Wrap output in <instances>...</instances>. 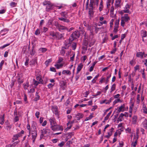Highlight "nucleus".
I'll return each instance as SVG.
<instances>
[{
  "mask_svg": "<svg viewBox=\"0 0 147 147\" xmlns=\"http://www.w3.org/2000/svg\"><path fill=\"white\" fill-rule=\"evenodd\" d=\"M112 111H110L105 117V119H107V120L109 119V117H110L111 115V114L112 113Z\"/></svg>",
  "mask_w": 147,
  "mask_h": 147,
  "instance_id": "obj_58",
  "label": "nucleus"
},
{
  "mask_svg": "<svg viewBox=\"0 0 147 147\" xmlns=\"http://www.w3.org/2000/svg\"><path fill=\"white\" fill-rule=\"evenodd\" d=\"M52 61L51 59H49L47 60L45 62V64L46 66H47Z\"/></svg>",
  "mask_w": 147,
  "mask_h": 147,
  "instance_id": "obj_42",
  "label": "nucleus"
},
{
  "mask_svg": "<svg viewBox=\"0 0 147 147\" xmlns=\"http://www.w3.org/2000/svg\"><path fill=\"white\" fill-rule=\"evenodd\" d=\"M111 74H110L109 75L107 76L106 78L105 82V84H108L109 82V79L111 78Z\"/></svg>",
  "mask_w": 147,
  "mask_h": 147,
  "instance_id": "obj_43",
  "label": "nucleus"
},
{
  "mask_svg": "<svg viewBox=\"0 0 147 147\" xmlns=\"http://www.w3.org/2000/svg\"><path fill=\"white\" fill-rule=\"evenodd\" d=\"M5 115L3 114L0 116V124L3 125L4 123Z\"/></svg>",
  "mask_w": 147,
  "mask_h": 147,
  "instance_id": "obj_22",
  "label": "nucleus"
},
{
  "mask_svg": "<svg viewBox=\"0 0 147 147\" xmlns=\"http://www.w3.org/2000/svg\"><path fill=\"white\" fill-rule=\"evenodd\" d=\"M137 117L136 115L133 116L132 117V123L133 124H135L137 122Z\"/></svg>",
  "mask_w": 147,
  "mask_h": 147,
  "instance_id": "obj_27",
  "label": "nucleus"
},
{
  "mask_svg": "<svg viewBox=\"0 0 147 147\" xmlns=\"http://www.w3.org/2000/svg\"><path fill=\"white\" fill-rule=\"evenodd\" d=\"M67 28L62 25H60L59 27V30L60 32L62 31L63 30H66Z\"/></svg>",
  "mask_w": 147,
  "mask_h": 147,
  "instance_id": "obj_24",
  "label": "nucleus"
},
{
  "mask_svg": "<svg viewBox=\"0 0 147 147\" xmlns=\"http://www.w3.org/2000/svg\"><path fill=\"white\" fill-rule=\"evenodd\" d=\"M103 7V5H99V10L100 12H101L102 10Z\"/></svg>",
  "mask_w": 147,
  "mask_h": 147,
  "instance_id": "obj_63",
  "label": "nucleus"
},
{
  "mask_svg": "<svg viewBox=\"0 0 147 147\" xmlns=\"http://www.w3.org/2000/svg\"><path fill=\"white\" fill-rule=\"evenodd\" d=\"M67 49L62 47L61 50H60V55L62 56H64L66 52L67 51L65 50H67Z\"/></svg>",
  "mask_w": 147,
  "mask_h": 147,
  "instance_id": "obj_11",
  "label": "nucleus"
},
{
  "mask_svg": "<svg viewBox=\"0 0 147 147\" xmlns=\"http://www.w3.org/2000/svg\"><path fill=\"white\" fill-rule=\"evenodd\" d=\"M144 71H145V69H141L140 71V72L141 73L142 75V78L145 79L146 78L145 77V74L144 73Z\"/></svg>",
  "mask_w": 147,
  "mask_h": 147,
  "instance_id": "obj_35",
  "label": "nucleus"
},
{
  "mask_svg": "<svg viewBox=\"0 0 147 147\" xmlns=\"http://www.w3.org/2000/svg\"><path fill=\"white\" fill-rule=\"evenodd\" d=\"M35 97L33 99V101L34 102H37L40 99V96L39 95V92L36 91L35 93Z\"/></svg>",
  "mask_w": 147,
  "mask_h": 147,
  "instance_id": "obj_12",
  "label": "nucleus"
},
{
  "mask_svg": "<svg viewBox=\"0 0 147 147\" xmlns=\"http://www.w3.org/2000/svg\"><path fill=\"white\" fill-rule=\"evenodd\" d=\"M141 125L146 129H147V120L145 119L144 121L142 123Z\"/></svg>",
  "mask_w": 147,
  "mask_h": 147,
  "instance_id": "obj_19",
  "label": "nucleus"
},
{
  "mask_svg": "<svg viewBox=\"0 0 147 147\" xmlns=\"http://www.w3.org/2000/svg\"><path fill=\"white\" fill-rule=\"evenodd\" d=\"M24 82V80L20 77L18 78V83L19 84H21Z\"/></svg>",
  "mask_w": 147,
  "mask_h": 147,
  "instance_id": "obj_47",
  "label": "nucleus"
},
{
  "mask_svg": "<svg viewBox=\"0 0 147 147\" xmlns=\"http://www.w3.org/2000/svg\"><path fill=\"white\" fill-rule=\"evenodd\" d=\"M119 27L117 26H114V28L113 30V32L115 33L116 34L117 33V32H118V29Z\"/></svg>",
  "mask_w": 147,
  "mask_h": 147,
  "instance_id": "obj_57",
  "label": "nucleus"
},
{
  "mask_svg": "<svg viewBox=\"0 0 147 147\" xmlns=\"http://www.w3.org/2000/svg\"><path fill=\"white\" fill-rule=\"evenodd\" d=\"M53 21V19L52 18H51L49 19L48 20L47 25L48 26L52 25Z\"/></svg>",
  "mask_w": 147,
  "mask_h": 147,
  "instance_id": "obj_37",
  "label": "nucleus"
},
{
  "mask_svg": "<svg viewBox=\"0 0 147 147\" xmlns=\"http://www.w3.org/2000/svg\"><path fill=\"white\" fill-rule=\"evenodd\" d=\"M121 18L125 21L126 22H128L130 20V18L128 14H124L123 16L121 17Z\"/></svg>",
  "mask_w": 147,
  "mask_h": 147,
  "instance_id": "obj_8",
  "label": "nucleus"
},
{
  "mask_svg": "<svg viewBox=\"0 0 147 147\" xmlns=\"http://www.w3.org/2000/svg\"><path fill=\"white\" fill-rule=\"evenodd\" d=\"M99 0H90L88 8V17L90 19L93 17L94 12V9L95 8V6L97 7L98 5Z\"/></svg>",
  "mask_w": 147,
  "mask_h": 147,
  "instance_id": "obj_1",
  "label": "nucleus"
},
{
  "mask_svg": "<svg viewBox=\"0 0 147 147\" xmlns=\"http://www.w3.org/2000/svg\"><path fill=\"white\" fill-rule=\"evenodd\" d=\"M114 7L113 5H112L111 6V8L110 9V13L111 14H114Z\"/></svg>",
  "mask_w": 147,
  "mask_h": 147,
  "instance_id": "obj_61",
  "label": "nucleus"
},
{
  "mask_svg": "<svg viewBox=\"0 0 147 147\" xmlns=\"http://www.w3.org/2000/svg\"><path fill=\"white\" fill-rule=\"evenodd\" d=\"M63 66V64L62 63L60 64H56L55 65V66L56 68L57 69H59L61 68Z\"/></svg>",
  "mask_w": 147,
  "mask_h": 147,
  "instance_id": "obj_38",
  "label": "nucleus"
},
{
  "mask_svg": "<svg viewBox=\"0 0 147 147\" xmlns=\"http://www.w3.org/2000/svg\"><path fill=\"white\" fill-rule=\"evenodd\" d=\"M123 116H125V117H127V116H126L124 114L121 113L119 115V117L117 119V121H121L122 120L123 118Z\"/></svg>",
  "mask_w": 147,
  "mask_h": 147,
  "instance_id": "obj_23",
  "label": "nucleus"
},
{
  "mask_svg": "<svg viewBox=\"0 0 147 147\" xmlns=\"http://www.w3.org/2000/svg\"><path fill=\"white\" fill-rule=\"evenodd\" d=\"M17 5V3L13 2H12L10 3V5L12 7H16Z\"/></svg>",
  "mask_w": 147,
  "mask_h": 147,
  "instance_id": "obj_49",
  "label": "nucleus"
},
{
  "mask_svg": "<svg viewBox=\"0 0 147 147\" xmlns=\"http://www.w3.org/2000/svg\"><path fill=\"white\" fill-rule=\"evenodd\" d=\"M130 7V4H129L128 3H127L124 8V11H123L125 12V13L131 14V12L129 10Z\"/></svg>",
  "mask_w": 147,
  "mask_h": 147,
  "instance_id": "obj_5",
  "label": "nucleus"
},
{
  "mask_svg": "<svg viewBox=\"0 0 147 147\" xmlns=\"http://www.w3.org/2000/svg\"><path fill=\"white\" fill-rule=\"evenodd\" d=\"M5 63L4 60H2L0 63V71L2 69L3 64Z\"/></svg>",
  "mask_w": 147,
  "mask_h": 147,
  "instance_id": "obj_52",
  "label": "nucleus"
},
{
  "mask_svg": "<svg viewBox=\"0 0 147 147\" xmlns=\"http://www.w3.org/2000/svg\"><path fill=\"white\" fill-rule=\"evenodd\" d=\"M51 4V2L48 1H45L43 3V5H46V6L47 5H49Z\"/></svg>",
  "mask_w": 147,
  "mask_h": 147,
  "instance_id": "obj_44",
  "label": "nucleus"
},
{
  "mask_svg": "<svg viewBox=\"0 0 147 147\" xmlns=\"http://www.w3.org/2000/svg\"><path fill=\"white\" fill-rule=\"evenodd\" d=\"M51 107V110L52 112L56 116L57 119H59V115L58 111V107L56 105H54L52 106Z\"/></svg>",
  "mask_w": 147,
  "mask_h": 147,
  "instance_id": "obj_2",
  "label": "nucleus"
},
{
  "mask_svg": "<svg viewBox=\"0 0 147 147\" xmlns=\"http://www.w3.org/2000/svg\"><path fill=\"white\" fill-rule=\"evenodd\" d=\"M63 61V59L62 57H59L57 61V63H60Z\"/></svg>",
  "mask_w": 147,
  "mask_h": 147,
  "instance_id": "obj_54",
  "label": "nucleus"
},
{
  "mask_svg": "<svg viewBox=\"0 0 147 147\" xmlns=\"http://www.w3.org/2000/svg\"><path fill=\"white\" fill-rule=\"evenodd\" d=\"M105 80V78L102 77L100 80H99V84H101L103 83V81Z\"/></svg>",
  "mask_w": 147,
  "mask_h": 147,
  "instance_id": "obj_62",
  "label": "nucleus"
},
{
  "mask_svg": "<svg viewBox=\"0 0 147 147\" xmlns=\"http://www.w3.org/2000/svg\"><path fill=\"white\" fill-rule=\"evenodd\" d=\"M49 131V129H43L42 130H41V132L44 135L47 133V131Z\"/></svg>",
  "mask_w": 147,
  "mask_h": 147,
  "instance_id": "obj_36",
  "label": "nucleus"
},
{
  "mask_svg": "<svg viewBox=\"0 0 147 147\" xmlns=\"http://www.w3.org/2000/svg\"><path fill=\"white\" fill-rule=\"evenodd\" d=\"M35 50L33 48L32 50L30 51V54L32 56H33L35 53Z\"/></svg>",
  "mask_w": 147,
  "mask_h": 147,
  "instance_id": "obj_56",
  "label": "nucleus"
},
{
  "mask_svg": "<svg viewBox=\"0 0 147 147\" xmlns=\"http://www.w3.org/2000/svg\"><path fill=\"white\" fill-rule=\"evenodd\" d=\"M80 36V32L78 30L74 32L69 37L70 41H72L74 39L78 38Z\"/></svg>",
  "mask_w": 147,
  "mask_h": 147,
  "instance_id": "obj_3",
  "label": "nucleus"
},
{
  "mask_svg": "<svg viewBox=\"0 0 147 147\" xmlns=\"http://www.w3.org/2000/svg\"><path fill=\"white\" fill-rule=\"evenodd\" d=\"M58 19L59 20L67 23H68L70 22L69 20L67 18H63V17H61L58 18Z\"/></svg>",
  "mask_w": 147,
  "mask_h": 147,
  "instance_id": "obj_15",
  "label": "nucleus"
},
{
  "mask_svg": "<svg viewBox=\"0 0 147 147\" xmlns=\"http://www.w3.org/2000/svg\"><path fill=\"white\" fill-rule=\"evenodd\" d=\"M83 66V65L82 63H80L77 67V69L80 71L82 68Z\"/></svg>",
  "mask_w": 147,
  "mask_h": 147,
  "instance_id": "obj_45",
  "label": "nucleus"
},
{
  "mask_svg": "<svg viewBox=\"0 0 147 147\" xmlns=\"http://www.w3.org/2000/svg\"><path fill=\"white\" fill-rule=\"evenodd\" d=\"M8 31V30L7 29H4L1 30L0 32V36H3Z\"/></svg>",
  "mask_w": 147,
  "mask_h": 147,
  "instance_id": "obj_17",
  "label": "nucleus"
},
{
  "mask_svg": "<svg viewBox=\"0 0 147 147\" xmlns=\"http://www.w3.org/2000/svg\"><path fill=\"white\" fill-rule=\"evenodd\" d=\"M121 2H118L117 1H115V6L116 7L118 8L120 6V4Z\"/></svg>",
  "mask_w": 147,
  "mask_h": 147,
  "instance_id": "obj_46",
  "label": "nucleus"
},
{
  "mask_svg": "<svg viewBox=\"0 0 147 147\" xmlns=\"http://www.w3.org/2000/svg\"><path fill=\"white\" fill-rule=\"evenodd\" d=\"M77 47V44L76 42H73L72 44V49L73 50H75Z\"/></svg>",
  "mask_w": 147,
  "mask_h": 147,
  "instance_id": "obj_50",
  "label": "nucleus"
},
{
  "mask_svg": "<svg viewBox=\"0 0 147 147\" xmlns=\"http://www.w3.org/2000/svg\"><path fill=\"white\" fill-rule=\"evenodd\" d=\"M33 84L34 85V88H36L38 85L39 84L38 81L34 79H33Z\"/></svg>",
  "mask_w": 147,
  "mask_h": 147,
  "instance_id": "obj_28",
  "label": "nucleus"
},
{
  "mask_svg": "<svg viewBox=\"0 0 147 147\" xmlns=\"http://www.w3.org/2000/svg\"><path fill=\"white\" fill-rule=\"evenodd\" d=\"M12 42H11L10 43H7L6 44L4 45L1 46L0 47V49H3L4 48L6 47L7 46H9L10 44Z\"/></svg>",
  "mask_w": 147,
  "mask_h": 147,
  "instance_id": "obj_40",
  "label": "nucleus"
},
{
  "mask_svg": "<svg viewBox=\"0 0 147 147\" xmlns=\"http://www.w3.org/2000/svg\"><path fill=\"white\" fill-rule=\"evenodd\" d=\"M68 11H62L60 13V15L63 18H67L68 17Z\"/></svg>",
  "mask_w": 147,
  "mask_h": 147,
  "instance_id": "obj_13",
  "label": "nucleus"
},
{
  "mask_svg": "<svg viewBox=\"0 0 147 147\" xmlns=\"http://www.w3.org/2000/svg\"><path fill=\"white\" fill-rule=\"evenodd\" d=\"M48 120L50 123V127H52V126H53L57 123L56 119L54 117H51Z\"/></svg>",
  "mask_w": 147,
  "mask_h": 147,
  "instance_id": "obj_7",
  "label": "nucleus"
},
{
  "mask_svg": "<svg viewBox=\"0 0 147 147\" xmlns=\"http://www.w3.org/2000/svg\"><path fill=\"white\" fill-rule=\"evenodd\" d=\"M72 42V41H70V38H69V40H67L65 41L64 43V46L63 47H64L67 49H68L69 47L71 44Z\"/></svg>",
  "mask_w": 147,
  "mask_h": 147,
  "instance_id": "obj_6",
  "label": "nucleus"
},
{
  "mask_svg": "<svg viewBox=\"0 0 147 147\" xmlns=\"http://www.w3.org/2000/svg\"><path fill=\"white\" fill-rule=\"evenodd\" d=\"M24 131L22 130H21L20 132H18L17 134H16V135L19 138L21 137L22 136V134H24Z\"/></svg>",
  "mask_w": 147,
  "mask_h": 147,
  "instance_id": "obj_30",
  "label": "nucleus"
},
{
  "mask_svg": "<svg viewBox=\"0 0 147 147\" xmlns=\"http://www.w3.org/2000/svg\"><path fill=\"white\" fill-rule=\"evenodd\" d=\"M126 22L123 20L121 19V25L123 27L124 26L125 23Z\"/></svg>",
  "mask_w": 147,
  "mask_h": 147,
  "instance_id": "obj_64",
  "label": "nucleus"
},
{
  "mask_svg": "<svg viewBox=\"0 0 147 147\" xmlns=\"http://www.w3.org/2000/svg\"><path fill=\"white\" fill-rule=\"evenodd\" d=\"M137 137L136 140H135V141L134 142H133L131 143V145L132 146H133V147H136V146L137 145V139L138 138V135H137Z\"/></svg>",
  "mask_w": 147,
  "mask_h": 147,
  "instance_id": "obj_39",
  "label": "nucleus"
},
{
  "mask_svg": "<svg viewBox=\"0 0 147 147\" xmlns=\"http://www.w3.org/2000/svg\"><path fill=\"white\" fill-rule=\"evenodd\" d=\"M53 4H51L49 5H47L46 7V10L47 11H50L53 9Z\"/></svg>",
  "mask_w": 147,
  "mask_h": 147,
  "instance_id": "obj_14",
  "label": "nucleus"
},
{
  "mask_svg": "<svg viewBox=\"0 0 147 147\" xmlns=\"http://www.w3.org/2000/svg\"><path fill=\"white\" fill-rule=\"evenodd\" d=\"M94 27L93 26H89L88 27L87 30L90 31L91 33L92 34L94 32Z\"/></svg>",
  "mask_w": 147,
  "mask_h": 147,
  "instance_id": "obj_29",
  "label": "nucleus"
},
{
  "mask_svg": "<svg viewBox=\"0 0 147 147\" xmlns=\"http://www.w3.org/2000/svg\"><path fill=\"white\" fill-rule=\"evenodd\" d=\"M121 102V100L119 98H117L116 99H115L114 101L113 102V104L115 105V104H116L117 103H118V102Z\"/></svg>",
  "mask_w": 147,
  "mask_h": 147,
  "instance_id": "obj_48",
  "label": "nucleus"
},
{
  "mask_svg": "<svg viewBox=\"0 0 147 147\" xmlns=\"http://www.w3.org/2000/svg\"><path fill=\"white\" fill-rule=\"evenodd\" d=\"M37 57H35L34 59H32L30 62V65H34L37 62Z\"/></svg>",
  "mask_w": 147,
  "mask_h": 147,
  "instance_id": "obj_25",
  "label": "nucleus"
},
{
  "mask_svg": "<svg viewBox=\"0 0 147 147\" xmlns=\"http://www.w3.org/2000/svg\"><path fill=\"white\" fill-rule=\"evenodd\" d=\"M12 138H13L14 140H15L16 141L18 140L19 137L16 135V134L13 135L12 137Z\"/></svg>",
  "mask_w": 147,
  "mask_h": 147,
  "instance_id": "obj_59",
  "label": "nucleus"
},
{
  "mask_svg": "<svg viewBox=\"0 0 147 147\" xmlns=\"http://www.w3.org/2000/svg\"><path fill=\"white\" fill-rule=\"evenodd\" d=\"M125 107V105L124 104H123L119 107L117 110V112H120L121 111H123L124 110V109Z\"/></svg>",
  "mask_w": 147,
  "mask_h": 147,
  "instance_id": "obj_20",
  "label": "nucleus"
},
{
  "mask_svg": "<svg viewBox=\"0 0 147 147\" xmlns=\"http://www.w3.org/2000/svg\"><path fill=\"white\" fill-rule=\"evenodd\" d=\"M24 89L25 90H27L29 87V82H26L25 83H24L23 84Z\"/></svg>",
  "mask_w": 147,
  "mask_h": 147,
  "instance_id": "obj_32",
  "label": "nucleus"
},
{
  "mask_svg": "<svg viewBox=\"0 0 147 147\" xmlns=\"http://www.w3.org/2000/svg\"><path fill=\"white\" fill-rule=\"evenodd\" d=\"M95 31L96 33H97L99 30L101 29V28H98L96 26H94Z\"/></svg>",
  "mask_w": 147,
  "mask_h": 147,
  "instance_id": "obj_55",
  "label": "nucleus"
},
{
  "mask_svg": "<svg viewBox=\"0 0 147 147\" xmlns=\"http://www.w3.org/2000/svg\"><path fill=\"white\" fill-rule=\"evenodd\" d=\"M38 50L41 53H44L47 51V49L45 48L41 47Z\"/></svg>",
  "mask_w": 147,
  "mask_h": 147,
  "instance_id": "obj_33",
  "label": "nucleus"
},
{
  "mask_svg": "<svg viewBox=\"0 0 147 147\" xmlns=\"http://www.w3.org/2000/svg\"><path fill=\"white\" fill-rule=\"evenodd\" d=\"M111 1L107 0L106 2V4L107 5V8L108 9V10L107 11V9L106 10V11H107L106 13V15H107L109 13V10L110 9L109 8L111 6Z\"/></svg>",
  "mask_w": 147,
  "mask_h": 147,
  "instance_id": "obj_9",
  "label": "nucleus"
},
{
  "mask_svg": "<svg viewBox=\"0 0 147 147\" xmlns=\"http://www.w3.org/2000/svg\"><path fill=\"white\" fill-rule=\"evenodd\" d=\"M125 131L127 133H130L131 132V128L129 127H127L125 129Z\"/></svg>",
  "mask_w": 147,
  "mask_h": 147,
  "instance_id": "obj_53",
  "label": "nucleus"
},
{
  "mask_svg": "<svg viewBox=\"0 0 147 147\" xmlns=\"http://www.w3.org/2000/svg\"><path fill=\"white\" fill-rule=\"evenodd\" d=\"M37 136V135H32V142L33 143H34V142Z\"/></svg>",
  "mask_w": 147,
  "mask_h": 147,
  "instance_id": "obj_60",
  "label": "nucleus"
},
{
  "mask_svg": "<svg viewBox=\"0 0 147 147\" xmlns=\"http://www.w3.org/2000/svg\"><path fill=\"white\" fill-rule=\"evenodd\" d=\"M50 128L51 130L54 131H62L63 130L62 126L57 124V123L52 126V127H50Z\"/></svg>",
  "mask_w": 147,
  "mask_h": 147,
  "instance_id": "obj_4",
  "label": "nucleus"
},
{
  "mask_svg": "<svg viewBox=\"0 0 147 147\" xmlns=\"http://www.w3.org/2000/svg\"><path fill=\"white\" fill-rule=\"evenodd\" d=\"M62 73L63 74H67L70 75L71 74V72L68 70H63L62 71Z\"/></svg>",
  "mask_w": 147,
  "mask_h": 147,
  "instance_id": "obj_31",
  "label": "nucleus"
},
{
  "mask_svg": "<svg viewBox=\"0 0 147 147\" xmlns=\"http://www.w3.org/2000/svg\"><path fill=\"white\" fill-rule=\"evenodd\" d=\"M57 33V32L51 31L49 32V35L50 36L53 37V38H52V39H55Z\"/></svg>",
  "mask_w": 147,
  "mask_h": 147,
  "instance_id": "obj_21",
  "label": "nucleus"
},
{
  "mask_svg": "<svg viewBox=\"0 0 147 147\" xmlns=\"http://www.w3.org/2000/svg\"><path fill=\"white\" fill-rule=\"evenodd\" d=\"M144 52H138L136 54V57H137L140 58L141 59L144 58Z\"/></svg>",
  "mask_w": 147,
  "mask_h": 147,
  "instance_id": "obj_10",
  "label": "nucleus"
},
{
  "mask_svg": "<svg viewBox=\"0 0 147 147\" xmlns=\"http://www.w3.org/2000/svg\"><path fill=\"white\" fill-rule=\"evenodd\" d=\"M116 85L115 84H113L111 86V93H112L115 90Z\"/></svg>",
  "mask_w": 147,
  "mask_h": 147,
  "instance_id": "obj_34",
  "label": "nucleus"
},
{
  "mask_svg": "<svg viewBox=\"0 0 147 147\" xmlns=\"http://www.w3.org/2000/svg\"><path fill=\"white\" fill-rule=\"evenodd\" d=\"M84 115L83 114L80 113H78L76 116L78 120H80V119L83 117Z\"/></svg>",
  "mask_w": 147,
  "mask_h": 147,
  "instance_id": "obj_18",
  "label": "nucleus"
},
{
  "mask_svg": "<svg viewBox=\"0 0 147 147\" xmlns=\"http://www.w3.org/2000/svg\"><path fill=\"white\" fill-rule=\"evenodd\" d=\"M63 37V35L59 32H57L55 39L61 40Z\"/></svg>",
  "mask_w": 147,
  "mask_h": 147,
  "instance_id": "obj_16",
  "label": "nucleus"
},
{
  "mask_svg": "<svg viewBox=\"0 0 147 147\" xmlns=\"http://www.w3.org/2000/svg\"><path fill=\"white\" fill-rule=\"evenodd\" d=\"M142 110L143 112L144 113H147V108L144 103V102H143Z\"/></svg>",
  "mask_w": 147,
  "mask_h": 147,
  "instance_id": "obj_26",
  "label": "nucleus"
},
{
  "mask_svg": "<svg viewBox=\"0 0 147 147\" xmlns=\"http://www.w3.org/2000/svg\"><path fill=\"white\" fill-rule=\"evenodd\" d=\"M24 100L25 102V104L28 103V101L27 100V96L26 94L25 93L24 94Z\"/></svg>",
  "mask_w": 147,
  "mask_h": 147,
  "instance_id": "obj_41",
  "label": "nucleus"
},
{
  "mask_svg": "<svg viewBox=\"0 0 147 147\" xmlns=\"http://www.w3.org/2000/svg\"><path fill=\"white\" fill-rule=\"evenodd\" d=\"M40 30L39 29H37L35 31V34L36 35H38L40 34Z\"/></svg>",
  "mask_w": 147,
  "mask_h": 147,
  "instance_id": "obj_51",
  "label": "nucleus"
}]
</instances>
